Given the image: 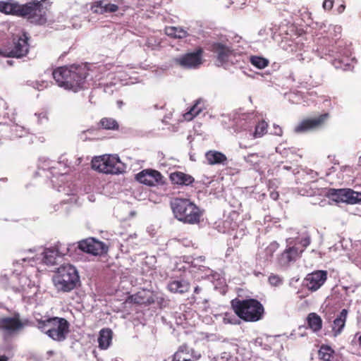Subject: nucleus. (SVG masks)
<instances>
[{
	"instance_id": "f8f14e48",
	"label": "nucleus",
	"mask_w": 361,
	"mask_h": 361,
	"mask_svg": "<svg viewBox=\"0 0 361 361\" xmlns=\"http://www.w3.org/2000/svg\"><path fill=\"white\" fill-rule=\"evenodd\" d=\"M211 51L216 55L217 61L221 65L233 63V60L236 57L235 51L231 47L221 42H214L211 46Z\"/></svg>"
},
{
	"instance_id": "4c0bfd02",
	"label": "nucleus",
	"mask_w": 361,
	"mask_h": 361,
	"mask_svg": "<svg viewBox=\"0 0 361 361\" xmlns=\"http://www.w3.org/2000/svg\"><path fill=\"white\" fill-rule=\"evenodd\" d=\"M55 250H64L65 254L64 256L68 254L69 248L68 247H66L65 245H62L60 243H58L55 245L54 247H53Z\"/></svg>"
},
{
	"instance_id": "3c124183",
	"label": "nucleus",
	"mask_w": 361,
	"mask_h": 361,
	"mask_svg": "<svg viewBox=\"0 0 361 361\" xmlns=\"http://www.w3.org/2000/svg\"><path fill=\"white\" fill-rule=\"evenodd\" d=\"M198 290H199V288H198V287H196V288H195V293H197V292H198Z\"/></svg>"
},
{
	"instance_id": "f03ea898",
	"label": "nucleus",
	"mask_w": 361,
	"mask_h": 361,
	"mask_svg": "<svg viewBox=\"0 0 361 361\" xmlns=\"http://www.w3.org/2000/svg\"><path fill=\"white\" fill-rule=\"evenodd\" d=\"M231 305L235 314L245 322H257L262 319L264 313L262 304L257 299L235 298L231 300Z\"/></svg>"
},
{
	"instance_id": "e433bc0d",
	"label": "nucleus",
	"mask_w": 361,
	"mask_h": 361,
	"mask_svg": "<svg viewBox=\"0 0 361 361\" xmlns=\"http://www.w3.org/2000/svg\"><path fill=\"white\" fill-rule=\"evenodd\" d=\"M232 354L230 351H224L221 354L220 360L221 361H230L232 359Z\"/></svg>"
},
{
	"instance_id": "0eeeda50",
	"label": "nucleus",
	"mask_w": 361,
	"mask_h": 361,
	"mask_svg": "<svg viewBox=\"0 0 361 361\" xmlns=\"http://www.w3.org/2000/svg\"><path fill=\"white\" fill-rule=\"evenodd\" d=\"M92 168L100 173L118 174L122 172L121 161L117 155L104 154L92 160Z\"/></svg>"
},
{
	"instance_id": "37998d69",
	"label": "nucleus",
	"mask_w": 361,
	"mask_h": 361,
	"mask_svg": "<svg viewBox=\"0 0 361 361\" xmlns=\"http://www.w3.org/2000/svg\"><path fill=\"white\" fill-rule=\"evenodd\" d=\"M275 128V134L279 136H281L283 134V130L279 126H274Z\"/></svg>"
},
{
	"instance_id": "ddd939ff",
	"label": "nucleus",
	"mask_w": 361,
	"mask_h": 361,
	"mask_svg": "<svg viewBox=\"0 0 361 361\" xmlns=\"http://www.w3.org/2000/svg\"><path fill=\"white\" fill-rule=\"evenodd\" d=\"M135 179L139 183L148 186H156L164 184V177L161 173L154 169H144L135 176Z\"/></svg>"
},
{
	"instance_id": "a211bd4d",
	"label": "nucleus",
	"mask_w": 361,
	"mask_h": 361,
	"mask_svg": "<svg viewBox=\"0 0 361 361\" xmlns=\"http://www.w3.org/2000/svg\"><path fill=\"white\" fill-rule=\"evenodd\" d=\"M201 357L200 353L193 349L189 348L187 345H183L173 355V361H195Z\"/></svg>"
},
{
	"instance_id": "a878e982",
	"label": "nucleus",
	"mask_w": 361,
	"mask_h": 361,
	"mask_svg": "<svg viewBox=\"0 0 361 361\" xmlns=\"http://www.w3.org/2000/svg\"><path fill=\"white\" fill-rule=\"evenodd\" d=\"M167 288L171 293L183 294L189 291L190 283L185 281L174 280L169 283Z\"/></svg>"
},
{
	"instance_id": "de8ad7c7",
	"label": "nucleus",
	"mask_w": 361,
	"mask_h": 361,
	"mask_svg": "<svg viewBox=\"0 0 361 361\" xmlns=\"http://www.w3.org/2000/svg\"><path fill=\"white\" fill-rule=\"evenodd\" d=\"M0 361H7V358L4 356L0 357Z\"/></svg>"
},
{
	"instance_id": "4468645a",
	"label": "nucleus",
	"mask_w": 361,
	"mask_h": 361,
	"mask_svg": "<svg viewBox=\"0 0 361 361\" xmlns=\"http://www.w3.org/2000/svg\"><path fill=\"white\" fill-rule=\"evenodd\" d=\"M330 195L336 202H344L349 204L361 203V192H355L351 189H332Z\"/></svg>"
},
{
	"instance_id": "6e6552de",
	"label": "nucleus",
	"mask_w": 361,
	"mask_h": 361,
	"mask_svg": "<svg viewBox=\"0 0 361 361\" xmlns=\"http://www.w3.org/2000/svg\"><path fill=\"white\" fill-rule=\"evenodd\" d=\"M28 40L29 37L26 33L21 36H15L12 42L0 51V54L6 57L22 58L29 51Z\"/></svg>"
},
{
	"instance_id": "aec40b11",
	"label": "nucleus",
	"mask_w": 361,
	"mask_h": 361,
	"mask_svg": "<svg viewBox=\"0 0 361 361\" xmlns=\"http://www.w3.org/2000/svg\"><path fill=\"white\" fill-rule=\"evenodd\" d=\"M169 178L173 184L180 185H190L195 181V179L192 176L182 171H175L171 173Z\"/></svg>"
},
{
	"instance_id": "2eb2a0df",
	"label": "nucleus",
	"mask_w": 361,
	"mask_h": 361,
	"mask_svg": "<svg viewBox=\"0 0 361 361\" xmlns=\"http://www.w3.org/2000/svg\"><path fill=\"white\" fill-rule=\"evenodd\" d=\"M202 49L195 52L188 53L176 59V62L182 67L191 68H196L202 63Z\"/></svg>"
},
{
	"instance_id": "39448f33",
	"label": "nucleus",
	"mask_w": 361,
	"mask_h": 361,
	"mask_svg": "<svg viewBox=\"0 0 361 361\" xmlns=\"http://www.w3.org/2000/svg\"><path fill=\"white\" fill-rule=\"evenodd\" d=\"M46 0L32 1L20 4L18 17L26 19L35 25H44L47 23L48 8L44 6Z\"/></svg>"
},
{
	"instance_id": "9d476101",
	"label": "nucleus",
	"mask_w": 361,
	"mask_h": 361,
	"mask_svg": "<svg viewBox=\"0 0 361 361\" xmlns=\"http://www.w3.org/2000/svg\"><path fill=\"white\" fill-rule=\"evenodd\" d=\"M28 324L27 319H20L18 313L15 314L13 317H0V330L9 335L20 331Z\"/></svg>"
},
{
	"instance_id": "7ed1b4c3",
	"label": "nucleus",
	"mask_w": 361,
	"mask_h": 361,
	"mask_svg": "<svg viewBox=\"0 0 361 361\" xmlns=\"http://www.w3.org/2000/svg\"><path fill=\"white\" fill-rule=\"evenodd\" d=\"M171 207L175 217L183 223L189 224H198L202 213L200 209L189 199L174 198Z\"/></svg>"
},
{
	"instance_id": "a19ab883",
	"label": "nucleus",
	"mask_w": 361,
	"mask_h": 361,
	"mask_svg": "<svg viewBox=\"0 0 361 361\" xmlns=\"http://www.w3.org/2000/svg\"><path fill=\"white\" fill-rule=\"evenodd\" d=\"M277 247H278L277 243H271L269 245V247H267V251L273 252L275 251V250L277 248Z\"/></svg>"
},
{
	"instance_id": "6ab92c4d",
	"label": "nucleus",
	"mask_w": 361,
	"mask_h": 361,
	"mask_svg": "<svg viewBox=\"0 0 361 361\" xmlns=\"http://www.w3.org/2000/svg\"><path fill=\"white\" fill-rule=\"evenodd\" d=\"M90 8L94 13L104 14L116 12L118 10V6L109 3L106 0H99L93 2Z\"/></svg>"
},
{
	"instance_id": "49530a36",
	"label": "nucleus",
	"mask_w": 361,
	"mask_h": 361,
	"mask_svg": "<svg viewBox=\"0 0 361 361\" xmlns=\"http://www.w3.org/2000/svg\"><path fill=\"white\" fill-rule=\"evenodd\" d=\"M271 197L274 199V200H276L279 197V194L278 193H271Z\"/></svg>"
},
{
	"instance_id": "1a4fd4ad",
	"label": "nucleus",
	"mask_w": 361,
	"mask_h": 361,
	"mask_svg": "<svg viewBox=\"0 0 361 361\" xmlns=\"http://www.w3.org/2000/svg\"><path fill=\"white\" fill-rule=\"evenodd\" d=\"M329 118V114L324 113L318 116L305 118L295 127L294 131L296 133H303L321 128L324 126Z\"/></svg>"
},
{
	"instance_id": "8fccbe9b",
	"label": "nucleus",
	"mask_w": 361,
	"mask_h": 361,
	"mask_svg": "<svg viewBox=\"0 0 361 361\" xmlns=\"http://www.w3.org/2000/svg\"><path fill=\"white\" fill-rule=\"evenodd\" d=\"M358 342H359V345L360 346H361V335L360 336V337L358 338Z\"/></svg>"
},
{
	"instance_id": "393cba45",
	"label": "nucleus",
	"mask_w": 361,
	"mask_h": 361,
	"mask_svg": "<svg viewBox=\"0 0 361 361\" xmlns=\"http://www.w3.org/2000/svg\"><path fill=\"white\" fill-rule=\"evenodd\" d=\"M20 4L12 1H0V12L6 15H13L18 17Z\"/></svg>"
},
{
	"instance_id": "58836bf2",
	"label": "nucleus",
	"mask_w": 361,
	"mask_h": 361,
	"mask_svg": "<svg viewBox=\"0 0 361 361\" xmlns=\"http://www.w3.org/2000/svg\"><path fill=\"white\" fill-rule=\"evenodd\" d=\"M334 0H324L323 2V8L325 10L330 11L334 6Z\"/></svg>"
},
{
	"instance_id": "20e7f679",
	"label": "nucleus",
	"mask_w": 361,
	"mask_h": 361,
	"mask_svg": "<svg viewBox=\"0 0 361 361\" xmlns=\"http://www.w3.org/2000/svg\"><path fill=\"white\" fill-rule=\"evenodd\" d=\"M37 327L54 341H62L69 332L70 324L62 317H54L45 319H37Z\"/></svg>"
},
{
	"instance_id": "09e8293b",
	"label": "nucleus",
	"mask_w": 361,
	"mask_h": 361,
	"mask_svg": "<svg viewBox=\"0 0 361 361\" xmlns=\"http://www.w3.org/2000/svg\"><path fill=\"white\" fill-rule=\"evenodd\" d=\"M311 173L312 174V178H316V176H317V172L313 173V171H312Z\"/></svg>"
},
{
	"instance_id": "ea45409f",
	"label": "nucleus",
	"mask_w": 361,
	"mask_h": 361,
	"mask_svg": "<svg viewBox=\"0 0 361 361\" xmlns=\"http://www.w3.org/2000/svg\"><path fill=\"white\" fill-rule=\"evenodd\" d=\"M343 61H341V60H338V59H335L333 61H332V64L336 68H342V65L341 63H343Z\"/></svg>"
},
{
	"instance_id": "5701e85b",
	"label": "nucleus",
	"mask_w": 361,
	"mask_h": 361,
	"mask_svg": "<svg viewBox=\"0 0 361 361\" xmlns=\"http://www.w3.org/2000/svg\"><path fill=\"white\" fill-rule=\"evenodd\" d=\"M348 310L343 309L336 318L334 320L332 331L334 336H337L341 334L345 325L348 316Z\"/></svg>"
},
{
	"instance_id": "c756f323",
	"label": "nucleus",
	"mask_w": 361,
	"mask_h": 361,
	"mask_svg": "<svg viewBox=\"0 0 361 361\" xmlns=\"http://www.w3.org/2000/svg\"><path fill=\"white\" fill-rule=\"evenodd\" d=\"M165 32L168 36H170L173 38L180 39L185 37L187 35L186 31L181 28L173 26L166 27L165 29Z\"/></svg>"
},
{
	"instance_id": "72a5a7b5",
	"label": "nucleus",
	"mask_w": 361,
	"mask_h": 361,
	"mask_svg": "<svg viewBox=\"0 0 361 361\" xmlns=\"http://www.w3.org/2000/svg\"><path fill=\"white\" fill-rule=\"evenodd\" d=\"M269 282L273 285V286H279V284H281L282 283V280L281 279L277 276V275H271L269 277Z\"/></svg>"
},
{
	"instance_id": "7c9ffc66",
	"label": "nucleus",
	"mask_w": 361,
	"mask_h": 361,
	"mask_svg": "<svg viewBox=\"0 0 361 361\" xmlns=\"http://www.w3.org/2000/svg\"><path fill=\"white\" fill-rule=\"evenodd\" d=\"M268 126V123L264 120L258 122L253 133V137L258 138L264 135L267 133Z\"/></svg>"
},
{
	"instance_id": "dca6fc26",
	"label": "nucleus",
	"mask_w": 361,
	"mask_h": 361,
	"mask_svg": "<svg viewBox=\"0 0 361 361\" xmlns=\"http://www.w3.org/2000/svg\"><path fill=\"white\" fill-rule=\"evenodd\" d=\"M304 250H299L295 246L287 247L278 257V262L281 266L287 267L301 257Z\"/></svg>"
},
{
	"instance_id": "c85d7f7f",
	"label": "nucleus",
	"mask_w": 361,
	"mask_h": 361,
	"mask_svg": "<svg viewBox=\"0 0 361 361\" xmlns=\"http://www.w3.org/2000/svg\"><path fill=\"white\" fill-rule=\"evenodd\" d=\"M334 354V350L327 345H322L318 351V357L322 361H331Z\"/></svg>"
},
{
	"instance_id": "f704fd0d",
	"label": "nucleus",
	"mask_w": 361,
	"mask_h": 361,
	"mask_svg": "<svg viewBox=\"0 0 361 361\" xmlns=\"http://www.w3.org/2000/svg\"><path fill=\"white\" fill-rule=\"evenodd\" d=\"M300 243L304 247V249L309 246L311 243V238L310 235L306 233L303 237H302Z\"/></svg>"
},
{
	"instance_id": "b1692460",
	"label": "nucleus",
	"mask_w": 361,
	"mask_h": 361,
	"mask_svg": "<svg viewBox=\"0 0 361 361\" xmlns=\"http://www.w3.org/2000/svg\"><path fill=\"white\" fill-rule=\"evenodd\" d=\"M113 332L110 329L104 328L100 330L98 343L101 350H106L112 341Z\"/></svg>"
},
{
	"instance_id": "9b49d317",
	"label": "nucleus",
	"mask_w": 361,
	"mask_h": 361,
	"mask_svg": "<svg viewBox=\"0 0 361 361\" xmlns=\"http://www.w3.org/2000/svg\"><path fill=\"white\" fill-rule=\"evenodd\" d=\"M78 244L79 250L93 256H101L108 251V247L103 242L93 238L82 240Z\"/></svg>"
},
{
	"instance_id": "bb28decb",
	"label": "nucleus",
	"mask_w": 361,
	"mask_h": 361,
	"mask_svg": "<svg viewBox=\"0 0 361 361\" xmlns=\"http://www.w3.org/2000/svg\"><path fill=\"white\" fill-rule=\"evenodd\" d=\"M97 128L99 130H118L119 129V124L113 118L104 117L97 123Z\"/></svg>"
},
{
	"instance_id": "473e14b6",
	"label": "nucleus",
	"mask_w": 361,
	"mask_h": 361,
	"mask_svg": "<svg viewBox=\"0 0 361 361\" xmlns=\"http://www.w3.org/2000/svg\"><path fill=\"white\" fill-rule=\"evenodd\" d=\"M250 61L252 65L259 69L264 68L269 64V61L267 59L257 56H251Z\"/></svg>"
},
{
	"instance_id": "4be33fe9",
	"label": "nucleus",
	"mask_w": 361,
	"mask_h": 361,
	"mask_svg": "<svg viewBox=\"0 0 361 361\" xmlns=\"http://www.w3.org/2000/svg\"><path fill=\"white\" fill-rule=\"evenodd\" d=\"M64 250H55L54 247L47 248L43 255V262L47 265H54L57 264V259L64 256Z\"/></svg>"
},
{
	"instance_id": "c03bdc74",
	"label": "nucleus",
	"mask_w": 361,
	"mask_h": 361,
	"mask_svg": "<svg viewBox=\"0 0 361 361\" xmlns=\"http://www.w3.org/2000/svg\"><path fill=\"white\" fill-rule=\"evenodd\" d=\"M254 157H257V155L256 154H248L246 157H245V160L246 161L249 162V161H252V159L251 158Z\"/></svg>"
},
{
	"instance_id": "412c9836",
	"label": "nucleus",
	"mask_w": 361,
	"mask_h": 361,
	"mask_svg": "<svg viewBox=\"0 0 361 361\" xmlns=\"http://www.w3.org/2000/svg\"><path fill=\"white\" fill-rule=\"evenodd\" d=\"M205 159L209 165H226L228 161L226 156L224 153L216 150H209L207 152L205 153Z\"/></svg>"
},
{
	"instance_id": "c9c22d12",
	"label": "nucleus",
	"mask_w": 361,
	"mask_h": 361,
	"mask_svg": "<svg viewBox=\"0 0 361 361\" xmlns=\"http://www.w3.org/2000/svg\"><path fill=\"white\" fill-rule=\"evenodd\" d=\"M132 298L134 300V302L137 304H142V303H145V302H148V303L154 302V300H150L149 299H148L147 300V302H145L143 300V298L140 295V293L133 295Z\"/></svg>"
},
{
	"instance_id": "2f4dec72",
	"label": "nucleus",
	"mask_w": 361,
	"mask_h": 361,
	"mask_svg": "<svg viewBox=\"0 0 361 361\" xmlns=\"http://www.w3.org/2000/svg\"><path fill=\"white\" fill-rule=\"evenodd\" d=\"M199 104L200 102L196 101L190 110L183 114L185 120L191 121L202 111V109L199 106Z\"/></svg>"
},
{
	"instance_id": "423d86ee",
	"label": "nucleus",
	"mask_w": 361,
	"mask_h": 361,
	"mask_svg": "<svg viewBox=\"0 0 361 361\" xmlns=\"http://www.w3.org/2000/svg\"><path fill=\"white\" fill-rule=\"evenodd\" d=\"M79 276L76 269L70 264L59 269L58 275L54 279L55 286L59 290L69 292L76 287Z\"/></svg>"
},
{
	"instance_id": "79ce46f5",
	"label": "nucleus",
	"mask_w": 361,
	"mask_h": 361,
	"mask_svg": "<svg viewBox=\"0 0 361 361\" xmlns=\"http://www.w3.org/2000/svg\"><path fill=\"white\" fill-rule=\"evenodd\" d=\"M345 5L344 3H343L342 4H341L336 9L338 13H342L344 11H345Z\"/></svg>"
},
{
	"instance_id": "f257e3e1",
	"label": "nucleus",
	"mask_w": 361,
	"mask_h": 361,
	"mask_svg": "<svg viewBox=\"0 0 361 361\" xmlns=\"http://www.w3.org/2000/svg\"><path fill=\"white\" fill-rule=\"evenodd\" d=\"M88 70L84 66L59 67L53 71V78L57 85L65 90L77 92L85 88Z\"/></svg>"
},
{
	"instance_id": "a18cd8bd",
	"label": "nucleus",
	"mask_w": 361,
	"mask_h": 361,
	"mask_svg": "<svg viewBox=\"0 0 361 361\" xmlns=\"http://www.w3.org/2000/svg\"><path fill=\"white\" fill-rule=\"evenodd\" d=\"M157 302L159 304H161L162 302H164V298L163 297H157Z\"/></svg>"
},
{
	"instance_id": "f3484780",
	"label": "nucleus",
	"mask_w": 361,
	"mask_h": 361,
	"mask_svg": "<svg viewBox=\"0 0 361 361\" xmlns=\"http://www.w3.org/2000/svg\"><path fill=\"white\" fill-rule=\"evenodd\" d=\"M326 279L327 272L326 271H314L306 276V286L309 290L315 291L324 283Z\"/></svg>"
},
{
	"instance_id": "cd10ccee",
	"label": "nucleus",
	"mask_w": 361,
	"mask_h": 361,
	"mask_svg": "<svg viewBox=\"0 0 361 361\" xmlns=\"http://www.w3.org/2000/svg\"><path fill=\"white\" fill-rule=\"evenodd\" d=\"M307 322L308 326L314 332L321 330L322 328V319L314 312L310 313L307 315Z\"/></svg>"
}]
</instances>
